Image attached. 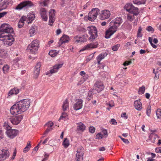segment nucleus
I'll use <instances>...</instances> for the list:
<instances>
[{"label":"nucleus","mask_w":161,"mask_h":161,"mask_svg":"<svg viewBox=\"0 0 161 161\" xmlns=\"http://www.w3.org/2000/svg\"><path fill=\"white\" fill-rule=\"evenodd\" d=\"M13 31V29L8 25H2L0 30V40L3 41L5 45L11 46L14 41V39L11 35Z\"/></svg>","instance_id":"1"},{"label":"nucleus","mask_w":161,"mask_h":161,"mask_svg":"<svg viewBox=\"0 0 161 161\" xmlns=\"http://www.w3.org/2000/svg\"><path fill=\"white\" fill-rule=\"evenodd\" d=\"M31 103L29 99H24L19 101L14 105L10 111L11 114L16 115L25 111L29 108Z\"/></svg>","instance_id":"2"},{"label":"nucleus","mask_w":161,"mask_h":161,"mask_svg":"<svg viewBox=\"0 0 161 161\" xmlns=\"http://www.w3.org/2000/svg\"><path fill=\"white\" fill-rule=\"evenodd\" d=\"M39 47V41L35 40L28 45L27 47L28 51L32 54L36 53Z\"/></svg>","instance_id":"3"},{"label":"nucleus","mask_w":161,"mask_h":161,"mask_svg":"<svg viewBox=\"0 0 161 161\" xmlns=\"http://www.w3.org/2000/svg\"><path fill=\"white\" fill-rule=\"evenodd\" d=\"M87 30L90 36L89 38L90 41H93L97 36V31L96 28L93 26H91L87 27Z\"/></svg>","instance_id":"4"},{"label":"nucleus","mask_w":161,"mask_h":161,"mask_svg":"<svg viewBox=\"0 0 161 161\" xmlns=\"http://www.w3.org/2000/svg\"><path fill=\"white\" fill-rule=\"evenodd\" d=\"M99 12V9L97 8H93L89 13L88 19L91 21H94L96 19Z\"/></svg>","instance_id":"5"},{"label":"nucleus","mask_w":161,"mask_h":161,"mask_svg":"<svg viewBox=\"0 0 161 161\" xmlns=\"http://www.w3.org/2000/svg\"><path fill=\"white\" fill-rule=\"evenodd\" d=\"M76 161H82L83 160V156L84 154V150L82 147H79L76 151Z\"/></svg>","instance_id":"6"},{"label":"nucleus","mask_w":161,"mask_h":161,"mask_svg":"<svg viewBox=\"0 0 161 161\" xmlns=\"http://www.w3.org/2000/svg\"><path fill=\"white\" fill-rule=\"evenodd\" d=\"M116 28L111 26L107 30L105 33V38L106 39L110 38L117 31Z\"/></svg>","instance_id":"7"},{"label":"nucleus","mask_w":161,"mask_h":161,"mask_svg":"<svg viewBox=\"0 0 161 161\" xmlns=\"http://www.w3.org/2000/svg\"><path fill=\"white\" fill-rule=\"evenodd\" d=\"M13 3L12 0H4L0 3V11L11 6Z\"/></svg>","instance_id":"8"},{"label":"nucleus","mask_w":161,"mask_h":161,"mask_svg":"<svg viewBox=\"0 0 161 161\" xmlns=\"http://www.w3.org/2000/svg\"><path fill=\"white\" fill-rule=\"evenodd\" d=\"M111 15L110 12L108 10H103L101 11L99 15V18L102 20L108 19Z\"/></svg>","instance_id":"9"},{"label":"nucleus","mask_w":161,"mask_h":161,"mask_svg":"<svg viewBox=\"0 0 161 161\" xmlns=\"http://www.w3.org/2000/svg\"><path fill=\"white\" fill-rule=\"evenodd\" d=\"M88 37V35L86 34L81 36H75L74 37V39L75 42L79 43L86 41Z\"/></svg>","instance_id":"10"},{"label":"nucleus","mask_w":161,"mask_h":161,"mask_svg":"<svg viewBox=\"0 0 161 161\" xmlns=\"http://www.w3.org/2000/svg\"><path fill=\"white\" fill-rule=\"evenodd\" d=\"M122 19L120 17H117L114 19L110 23V25L112 26L115 28H116V29L118 26L122 23Z\"/></svg>","instance_id":"11"},{"label":"nucleus","mask_w":161,"mask_h":161,"mask_svg":"<svg viewBox=\"0 0 161 161\" xmlns=\"http://www.w3.org/2000/svg\"><path fill=\"white\" fill-rule=\"evenodd\" d=\"M95 90L98 92H101L104 88V86L103 83L100 81H97L94 86Z\"/></svg>","instance_id":"12"},{"label":"nucleus","mask_w":161,"mask_h":161,"mask_svg":"<svg viewBox=\"0 0 161 161\" xmlns=\"http://www.w3.org/2000/svg\"><path fill=\"white\" fill-rule=\"evenodd\" d=\"M6 134L8 137L13 139L18 134V130L15 129H9L6 131Z\"/></svg>","instance_id":"13"},{"label":"nucleus","mask_w":161,"mask_h":161,"mask_svg":"<svg viewBox=\"0 0 161 161\" xmlns=\"http://www.w3.org/2000/svg\"><path fill=\"white\" fill-rule=\"evenodd\" d=\"M32 5V3L31 1H26L21 3L15 8L16 10H20L25 7L31 6Z\"/></svg>","instance_id":"14"},{"label":"nucleus","mask_w":161,"mask_h":161,"mask_svg":"<svg viewBox=\"0 0 161 161\" xmlns=\"http://www.w3.org/2000/svg\"><path fill=\"white\" fill-rule=\"evenodd\" d=\"M69 40V37L67 35H64L61 37L59 42H58V46H61L62 45H64L65 43H68Z\"/></svg>","instance_id":"15"},{"label":"nucleus","mask_w":161,"mask_h":161,"mask_svg":"<svg viewBox=\"0 0 161 161\" xmlns=\"http://www.w3.org/2000/svg\"><path fill=\"white\" fill-rule=\"evenodd\" d=\"M23 115H19L16 116L14 118L9 119V120L13 124L17 125L23 119Z\"/></svg>","instance_id":"16"},{"label":"nucleus","mask_w":161,"mask_h":161,"mask_svg":"<svg viewBox=\"0 0 161 161\" xmlns=\"http://www.w3.org/2000/svg\"><path fill=\"white\" fill-rule=\"evenodd\" d=\"M98 45L97 42L92 43L86 45L83 47L82 50H89L92 49L97 48Z\"/></svg>","instance_id":"17"},{"label":"nucleus","mask_w":161,"mask_h":161,"mask_svg":"<svg viewBox=\"0 0 161 161\" xmlns=\"http://www.w3.org/2000/svg\"><path fill=\"white\" fill-rule=\"evenodd\" d=\"M2 153L0 154V161H3L9 157V154L7 149L2 150Z\"/></svg>","instance_id":"18"},{"label":"nucleus","mask_w":161,"mask_h":161,"mask_svg":"<svg viewBox=\"0 0 161 161\" xmlns=\"http://www.w3.org/2000/svg\"><path fill=\"white\" fill-rule=\"evenodd\" d=\"M41 66L40 63H38L36 65L34 71V77L36 79L38 78L40 73V69Z\"/></svg>","instance_id":"19"},{"label":"nucleus","mask_w":161,"mask_h":161,"mask_svg":"<svg viewBox=\"0 0 161 161\" xmlns=\"http://www.w3.org/2000/svg\"><path fill=\"white\" fill-rule=\"evenodd\" d=\"M83 100L81 99H78L73 106L74 109L77 110L81 109L83 106Z\"/></svg>","instance_id":"20"},{"label":"nucleus","mask_w":161,"mask_h":161,"mask_svg":"<svg viewBox=\"0 0 161 161\" xmlns=\"http://www.w3.org/2000/svg\"><path fill=\"white\" fill-rule=\"evenodd\" d=\"M19 92V89L17 87H14L11 89L8 92L7 98H9L13 95H16Z\"/></svg>","instance_id":"21"},{"label":"nucleus","mask_w":161,"mask_h":161,"mask_svg":"<svg viewBox=\"0 0 161 161\" xmlns=\"http://www.w3.org/2000/svg\"><path fill=\"white\" fill-rule=\"evenodd\" d=\"M40 13L42 19L46 21L47 20V11L45 8H42L40 9Z\"/></svg>","instance_id":"22"},{"label":"nucleus","mask_w":161,"mask_h":161,"mask_svg":"<svg viewBox=\"0 0 161 161\" xmlns=\"http://www.w3.org/2000/svg\"><path fill=\"white\" fill-rule=\"evenodd\" d=\"M21 62L20 59L18 58H17L14 60L13 61L12 69H16V68H18L19 66V64Z\"/></svg>","instance_id":"23"},{"label":"nucleus","mask_w":161,"mask_h":161,"mask_svg":"<svg viewBox=\"0 0 161 161\" xmlns=\"http://www.w3.org/2000/svg\"><path fill=\"white\" fill-rule=\"evenodd\" d=\"M63 64V63H62L61 64H58L55 65L53 67L52 69L50 70V72L51 74H53L57 72L59 69L62 67Z\"/></svg>","instance_id":"24"},{"label":"nucleus","mask_w":161,"mask_h":161,"mask_svg":"<svg viewBox=\"0 0 161 161\" xmlns=\"http://www.w3.org/2000/svg\"><path fill=\"white\" fill-rule=\"evenodd\" d=\"M55 13V11L54 9H51L49 11V24L51 25H52L51 23H53L54 21Z\"/></svg>","instance_id":"25"},{"label":"nucleus","mask_w":161,"mask_h":161,"mask_svg":"<svg viewBox=\"0 0 161 161\" xmlns=\"http://www.w3.org/2000/svg\"><path fill=\"white\" fill-rule=\"evenodd\" d=\"M86 126L81 122L77 123L76 130L80 132H83L86 129Z\"/></svg>","instance_id":"26"},{"label":"nucleus","mask_w":161,"mask_h":161,"mask_svg":"<svg viewBox=\"0 0 161 161\" xmlns=\"http://www.w3.org/2000/svg\"><path fill=\"white\" fill-rule=\"evenodd\" d=\"M156 130H151L152 133H151L149 136V140L153 143H154L155 142V139L158 138V136L154 132Z\"/></svg>","instance_id":"27"},{"label":"nucleus","mask_w":161,"mask_h":161,"mask_svg":"<svg viewBox=\"0 0 161 161\" xmlns=\"http://www.w3.org/2000/svg\"><path fill=\"white\" fill-rule=\"evenodd\" d=\"M26 16H23L19 19L18 23V26L19 28H22L24 24V21L27 20Z\"/></svg>","instance_id":"28"},{"label":"nucleus","mask_w":161,"mask_h":161,"mask_svg":"<svg viewBox=\"0 0 161 161\" xmlns=\"http://www.w3.org/2000/svg\"><path fill=\"white\" fill-rule=\"evenodd\" d=\"M134 106L136 110L139 111L141 110L142 109V103L139 100H136L134 102Z\"/></svg>","instance_id":"29"},{"label":"nucleus","mask_w":161,"mask_h":161,"mask_svg":"<svg viewBox=\"0 0 161 161\" xmlns=\"http://www.w3.org/2000/svg\"><path fill=\"white\" fill-rule=\"evenodd\" d=\"M134 6L131 3H127L124 7V8L126 11L129 13L131 12L132 8L134 7Z\"/></svg>","instance_id":"30"},{"label":"nucleus","mask_w":161,"mask_h":161,"mask_svg":"<svg viewBox=\"0 0 161 161\" xmlns=\"http://www.w3.org/2000/svg\"><path fill=\"white\" fill-rule=\"evenodd\" d=\"M131 11L129 13L133 14V15H135L136 17L139 14V12L138 8L135 7L134 6L132 8L131 10Z\"/></svg>","instance_id":"31"},{"label":"nucleus","mask_w":161,"mask_h":161,"mask_svg":"<svg viewBox=\"0 0 161 161\" xmlns=\"http://www.w3.org/2000/svg\"><path fill=\"white\" fill-rule=\"evenodd\" d=\"M105 57L104 54H99L97 58V62L98 64H100V61L103 59Z\"/></svg>","instance_id":"32"},{"label":"nucleus","mask_w":161,"mask_h":161,"mask_svg":"<svg viewBox=\"0 0 161 161\" xmlns=\"http://www.w3.org/2000/svg\"><path fill=\"white\" fill-rule=\"evenodd\" d=\"M69 108V103L67 99H66L62 105L63 110L64 111L66 110Z\"/></svg>","instance_id":"33"},{"label":"nucleus","mask_w":161,"mask_h":161,"mask_svg":"<svg viewBox=\"0 0 161 161\" xmlns=\"http://www.w3.org/2000/svg\"><path fill=\"white\" fill-rule=\"evenodd\" d=\"M36 27L35 26H33L31 27L30 29L29 33L30 34V36H32L36 32Z\"/></svg>","instance_id":"34"},{"label":"nucleus","mask_w":161,"mask_h":161,"mask_svg":"<svg viewBox=\"0 0 161 161\" xmlns=\"http://www.w3.org/2000/svg\"><path fill=\"white\" fill-rule=\"evenodd\" d=\"M137 17H136L135 15H131L130 14H128L127 15V19L128 20L132 22Z\"/></svg>","instance_id":"35"},{"label":"nucleus","mask_w":161,"mask_h":161,"mask_svg":"<svg viewBox=\"0 0 161 161\" xmlns=\"http://www.w3.org/2000/svg\"><path fill=\"white\" fill-rule=\"evenodd\" d=\"M31 147L30 142H28L26 147L24 148L23 152L25 153H26L28 151Z\"/></svg>","instance_id":"36"},{"label":"nucleus","mask_w":161,"mask_h":161,"mask_svg":"<svg viewBox=\"0 0 161 161\" xmlns=\"http://www.w3.org/2000/svg\"><path fill=\"white\" fill-rule=\"evenodd\" d=\"M146 1V0H141V1L136 0L133 1V3L134 4L139 5L145 4Z\"/></svg>","instance_id":"37"},{"label":"nucleus","mask_w":161,"mask_h":161,"mask_svg":"<svg viewBox=\"0 0 161 161\" xmlns=\"http://www.w3.org/2000/svg\"><path fill=\"white\" fill-rule=\"evenodd\" d=\"M62 144L65 148H67L69 145V140L67 138H65Z\"/></svg>","instance_id":"38"},{"label":"nucleus","mask_w":161,"mask_h":161,"mask_svg":"<svg viewBox=\"0 0 161 161\" xmlns=\"http://www.w3.org/2000/svg\"><path fill=\"white\" fill-rule=\"evenodd\" d=\"M58 53L56 50H51L48 53L49 55L52 57L55 56Z\"/></svg>","instance_id":"39"},{"label":"nucleus","mask_w":161,"mask_h":161,"mask_svg":"<svg viewBox=\"0 0 161 161\" xmlns=\"http://www.w3.org/2000/svg\"><path fill=\"white\" fill-rule=\"evenodd\" d=\"M67 119L68 116L67 114L65 113H63L62 114V116H61L60 118L59 119V120L63 119L64 120H65Z\"/></svg>","instance_id":"40"},{"label":"nucleus","mask_w":161,"mask_h":161,"mask_svg":"<svg viewBox=\"0 0 161 161\" xmlns=\"http://www.w3.org/2000/svg\"><path fill=\"white\" fill-rule=\"evenodd\" d=\"M9 69V67L7 65H5L3 67V73L6 74L8 73Z\"/></svg>","instance_id":"41"},{"label":"nucleus","mask_w":161,"mask_h":161,"mask_svg":"<svg viewBox=\"0 0 161 161\" xmlns=\"http://www.w3.org/2000/svg\"><path fill=\"white\" fill-rule=\"evenodd\" d=\"M7 53V51L4 49H0V56L3 57Z\"/></svg>","instance_id":"42"},{"label":"nucleus","mask_w":161,"mask_h":161,"mask_svg":"<svg viewBox=\"0 0 161 161\" xmlns=\"http://www.w3.org/2000/svg\"><path fill=\"white\" fill-rule=\"evenodd\" d=\"M153 39V36L151 37H149L148 38L149 41L151 45L154 48H156L157 47L156 45L153 44L152 42Z\"/></svg>","instance_id":"43"},{"label":"nucleus","mask_w":161,"mask_h":161,"mask_svg":"<svg viewBox=\"0 0 161 161\" xmlns=\"http://www.w3.org/2000/svg\"><path fill=\"white\" fill-rule=\"evenodd\" d=\"M27 17H26L27 18V20L29 19L30 21V22H28V24L31 23L35 18V16L34 15H31V16H28V15Z\"/></svg>","instance_id":"44"},{"label":"nucleus","mask_w":161,"mask_h":161,"mask_svg":"<svg viewBox=\"0 0 161 161\" xmlns=\"http://www.w3.org/2000/svg\"><path fill=\"white\" fill-rule=\"evenodd\" d=\"M145 91V87L143 86L139 88L138 92L139 94H142L144 93Z\"/></svg>","instance_id":"45"},{"label":"nucleus","mask_w":161,"mask_h":161,"mask_svg":"<svg viewBox=\"0 0 161 161\" xmlns=\"http://www.w3.org/2000/svg\"><path fill=\"white\" fill-rule=\"evenodd\" d=\"M156 114L158 119H161V109H158L156 111Z\"/></svg>","instance_id":"46"},{"label":"nucleus","mask_w":161,"mask_h":161,"mask_svg":"<svg viewBox=\"0 0 161 161\" xmlns=\"http://www.w3.org/2000/svg\"><path fill=\"white\" fill-rule=\"evenodd\" d=\"M92 97L93 96L92 92L91 91V90H90L88 92L87 97V100L88 101H90L92 98Z\"/></svg>","instance_id":"47"},{"label":"nucleus","mask_w":161,"mask_h":161,"mask_svg":"<svg viewBox=\"0 0 161 161\" xmlns=\"http://www.w3.org/2000/svg\"><path fill=\"white\" fill-rule=\"evenodd\" d=\"M120 46L119 44H116L112 47V49L114 51H117Z\"/></svg>","instance_id":"48"},{"label":"nucleus","mask_w":161,"mask_h":161,"mask_svg":"<svg viewBox=\"0 0 161 161\" xmlns=\"http://www.w3.org/2000/svg\"><path fill=\"white\" fill-rule=\"evenodd\" d=\"M3 127L4 129H6L7 130H9V129H10L11 128V127L8 125V124L6 122L4 123Z\"/></svg>","instance_id":"49"},{"label":"nucleus","mask_w":161,"mask_h":161,"mask_svg":"<svg viewBox=\"0 0 161 161\" xmlns=\"http://www.w3.org/2000/svg\"><path fill=\"white\" fill-rule=\"evenodd\" d=\"M103 137V135L101 133H98L96 136L97 139H101Z\"/></svg>","instance_id":"50"},{"label":"nucleus","mask_w":161,"mask_h":161,"mask_svg":"<svg viewBox=\"0 0 161 161\" xmlns=\"http://www.w3.org/2000/svg\"><path fill=\"white\" fill-rule=\"evenodd\" d=\"M146 30L149 32H153L154 31L153 28L152 26H150L147 27Z\"/></svg>","instance_id":"51"},{"label":"nucleus","mask_w":161,"mask_h":161,"mask_svg":"<svg viewBox=\"0 0 161 161\" xmlns=\"http://www.w3.org/2000/svg\"><path fill=\"white\" fill-rule=\"evenodd\" d=\"M89 132L91 133H94L95 132V129L93 126H90L89 128Z\"/></svg>","instance_id":"52"},{"label":"nucleus","mask_w":161,"mask_h":161,"mask_svg":"<svg viewBox=\"0 0 161 161\" xmlns=\"http://www.w3.org/2000/svg\"><path fill=\"white\" fill-rule=\"evenodd\" d=\"M16 153H17V151H16V149H15L14 150V151L13 152V155H12V157L11 158V160H13L14 159L15 157L16 156Z\"/></svg>","instance_id":"53"},{"label":"nucleus","mask_w":161,"mask_h":161,"mask_svg":"<svg viewBox=\"0 0 161 161\" xmlns=\"http://www.w3.org/2000/svg\"><path fill=\"white\" fill-rule=\"evenodd\" d=\"M110 123L112 125H116L117 124V122L114 119H112L111 120Z\"/></svg>","instance_id":"54"},{"label":"nucleus","mask_w":161,"mask_h":161,"mask_svg":"<svg viewBox=\"0 0 161 161\" xmlns=\"http://www.w3.org/2000/svg\"><path fill=\"white\" fill-rule=\"evenodd\" d=\"M8 13L7 12H0V18L4 17Z\"/></svg>","instance_id":"55"},{"label":"nucleus","mask_w":161,"mask_h":161,"mask_svg":"<svg viewBox=\"0 0 161 161\" xmlns=\"http://www.w3.org/2000/svg\"><path fill=\"white\" fill-rule=\"evenodd\" d=\"M155 151L157 153H161V147H159L155 149Z\"/></svg>","instance_id":"56"},{"label":"nucleus","mask_w":161,"mask_h":161,"mask_svg":"<svg viewBox=\"0 0 161 161\" xmlns=\"http://www.w3.org/2000/svg\"><path fill=\"white\" fill-rule=\"evenodd\" d=\"M133 21L134 22L133 23V25L135 26H136L138 21V18H136V19H135Z\"/></svg>","instance_id":"57"},{"label":"nucleus","mask_w":161,"mask_h":161,"mask_svg":"<svg viewBox=\"0 0 161 161\" xmlns=\"http://www.w3.org/2000/svg\"><path fill=\"white\" fill-rule=\"evenodd\" d=\"M155 74V76L154 77V79L155 80H157L159 79V74L158 73H158H156L154 74Z\"/></svg>","instance_id":"58"},{"label":"nucleus","mask_w":161,"mask_h":161,"mask_svg":"<svg viewBox=\"0 0 161 161\" xmlns=\"http://www.w3.org/2000/svg\"><path fill=\"white\" fill-rule=\"evenodd\" d=\"M52 129V128L48 126L47 129L45 132V134H47L49 131L51 130Z\"/></svg>","instance_id":"59"},{"label":"nucleus","mask_w":161,"mask_h":161,"mask_svg":"<svg viewBox=\"0 0 161 161\" xmlns=\"http://www.w3.org/2000/svg\"><path fill=\"white\" fill-rule=\"evenodd\" d=\"M151 110L150 108H148L147 110V114L148 116H150L151 114Z\"/></svg>","instance_id":"60"},{"label":"nucleus","mask_w":161,"mask_h":161,"mask_svg":"<svg viewBox=\"0 0 161 161\" xmlns=\"http://www.w3.org/2000/svg\"><path fill=\"white\" fill-rule=\"evenodd\" d=\"M46 125H47L48 127H51L53 125V122H49L46 124Z\"/></svg>","instance_id":"61"},{"label":"nucleus","mask_w":161,"mask_h":161,"mask_svg":"<svg viewBox=\"0 0 161 161\" xmlns=\"http://www.w3.org/2000/svg\"><path fill=\"white\" fill-rule=\"evenodd\" d=\"M103 134V136H108V132H107V130H103V131H102V132Z\"/></svg>","instance_id":"62"},{"label":"nucleus","mask_w":161,"mask_h":161,"mask_svg":"<svg viewBox=\"0 0 161 161\" xmlns=\"http://www.w3.org/2000/svg\"><path fill=\"white\" fill-rule=\"evenodd\" d=\"M122 140L125 144H128L129 143V142L127 139L123 138V139H122Z\"/></svg>","instance_id":"63"},{"label":"nucleus","mask_w":161,"mask_h":161,"mask_svg":"<svg viewBox=\"0 0 161 161\" xmlns=\"http://www.w3.org/2000/svg\"><path fill=\"white\" fill-rule=\"evenodd\" d=\"M126 113H124L121 115V117L124 118L125 119H126L127 118V117L126 116Z\"/></svg>","instance_id":"64"}]
</instances>
